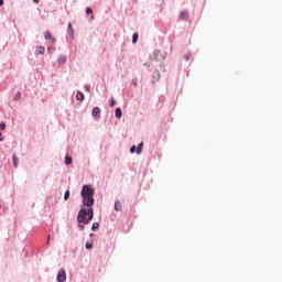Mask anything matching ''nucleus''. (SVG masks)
I'll list each match as a JSON object with an SVG mask.
<instances>
[{
  "label": "nucleus",
  "mask_w": 282,
  "mask_h": 282,
  "mask_svg": "<svg viewBox=\"0 0 282 282\" xmlns=\"http://www.w3.org/2000/svg\"><path fill=\"white\" fill-rule=\"evenodd\" d=\"M184 61L188 62L191 61V53H186L184 56H183Z\"/></svg>",
  "instance_id": "obj_23"
},
{
  "label": "nucleus",
  "mask_w": 282,
  "mask_h": 282,
  "mask_svg": "<svg viewBox=\"0 0 282 282\" xmlns=\"http://www.w3.org/2000/svg\"><path fill=\"white\" fill-rule=\"evenodd\" d=\"M115 106H116V99L112 98V99L110 100V107H115Z\"/></svg>",
  "instance_id": "obj_30"
},
{
  "label": "nucleus",
  "mask_w": 282,
  "mask_h": 282,
  "mask_svg": "<svg viewBox=\"0 0 282 282\" xmlns=\"http://www.w3.org/2000/svg\"><path fill=\"white\" fill-rule=\"evenodd\" d=\"M137 151H138V149H137L135 145H132V147L130 148V153H137Z\"/></svg>",
  "instance_id": "obj_26"
},
{
  "label": "nucleus",
  "mask_w": 282,
  "mask_h": 282,
  "mask_svg": "<svg viewBox=\"0 0 282 282\" xmlns=\"http://www.w3.org/2000/svg\"><path fill=\"white\" fill-rule=\"evenodd\" d=\"M67 281V272L65 269H59L57 272V282H65Z\"/></svg>",
  "instance_id": "obj_3"
},
{
  "label": "nucleus",
  "mask_w": 282,
  "mask_h": 282,
  "mask_svg": "<svg viewBox=\"0 0 282 282\" xmlns=\"http://www.w3.org/2000/svg\"><path fill=\"white\" fill-rule=\"evenodd\" d=\"M64 162H65L66 166H69V164H72V162H73L72 156H69V154H66Z\"/></svg>",
  "instance_id": "obj_17"
},
{
  "label": "nucleus",
  "mask_w": 282,
  "mask_h": 282,
  "mask_svg": "<svg viewBox=\"0 0 282 282\" xmlns=\"http://www.w3.org/2000/svg\"><path fill=\"white\" fill-rule=\"evenodd\" d=\"M100 113H101V110L99 107L93 108V112H91L93 118H100Z\"/></svg>",
  "instance_id": "obj_5"
},
{
  "label": "nucleus",
  "mask_w": 282,
  "mask_h": 282,
  "mask_svg": "<svg viewBox=\"0 0 282 282\" xmlns=\"http://www.w3.org/2000/svg\"><path fill=\"white\" fill-rule=\"evenodd\" d=\"M35 54H45V47L44 46H37L35 48Z\"/></svg>",
  "instance_id": "obj_16"
},
{
  "label": "nucleus",
  "mask_w": 282,
  "mask_h": 282,
  "mask_svg": "<svg viewBox=\"0 0 282 282\" xmlns=\"http://www.w3.org/2000/svg\"><path fill=\"white\" fill-rule=\"evenodd\" d=\"M142 149H144V142H141L137 145V155L142 153Z\"/></svg>",
  "instance_id": "obj_14"
},
{
  "label": "nucleus",
  "mask_w": 282,
  "mask_h": 282,
  "mask_svg": "<svg viewBox=\"0 0 282 282\" xmlns=\"http://www.w3.org/2000/svg\"><path fill=\"white\" fill-rule=\"evenodd\" d=\"M67 34L74 41V28H72V22L68 23L67 25Z\"/></svg>",
  "instance_id": "obj_6"
},
{
  "label": "nucleus",
  "mask_w": 282,
  "mask_h": 282,
  "mask_svg": "<svg viewBox=\"0 0 282 282\" xmlns=\"http://www.w3.org/2000/svg\"><path fill=\"white\" fill-rule=\"evenodd\" d=\"M47 243H50V236L47 237Z\"/></svg>",
  "instance_id": "obj_37"
},
{
  "label": "nucleus",
  "mask_w": 282,
  "mask_h": 282,
  "mask_svg": "<svg viewBox=\"0 0 282 282\" xmlns=\"http://www.w3.org/2000/svg\"><path fill=\"white\" fill-rule=\"evenodd\" d=\"M84 89H85V91H87L89 94V91H91V86L86 84V85H84Z\"/></svg>",
  "instance_id": "obj_25"
},
{
  "label": "nucleus",
  "mask_w": 282,
  "mask_h": 282,
  "mask_svg": "<svg viewBox=\"0 0 282 282\" xmlns=\"http://www.w3.org/2000/svg\"><path fill=\"white\" fill-rule=\"evenodd\" d=\"M45 41H52V43H56V37H52V33L50 31H46L44 33Z\"/></svg>",
  "instance_id": "obj_4"
},
{
  "label": "nucleus",
  "mask_w": 282,
  "mask_h": 282,
  "mask_svg": "<svg viewBox=\"0 0 282 282\" xmlns=\"http://www.w3.org/2000/svg\"><path fill=\"white\" fill-rule=\"evenodd\" d=\"M115 210H117V213H120V210H122V203H120V200L115 202Z\"/></svg>",
  "instance_id": "obj_11"
},
{
  "label": "nucleus",
  "mask_w": 282,
  "mask_h": 282,
  "mask_svg": "<svg viewBox=\"0 0 282 282\" xmlns=\"http://www.w3.org/2000/svg\"><path fill=\"white\" fill-rule=\"evenodd\" d=\"M160 56V50H155L153 52V58H155V61H158V57Z\"/></svg>",
  "instance_id": "obj_22"
},
{
  "label": "nucleus",
  "mask_w": 282,
  "mask_h": 282,
  "mask_svg": "<svg viewBox=\"0 0 282 282\" xmlns=\"http://www.w3.org/2000/svg\"><path fill=\"white\" fill-rule=\"evenodd\" d=\"M91 19H94V15H91Z\"/></svg>",
  "instance_id": "obj_38"
},
{
  "label": "nucleus",
  "mask_w": 282,
  "mask_h": 282,
  "mask_svg": "<svg viewBox=\"0 0 282 282\" xmlns=\"http://www.w3.org/2000/svg\"><path fill=\"white\" fill-rule=\"evenodd\" d=\"M39 1H41V0H33V3H39Z\"/></svg>",
  "instance_id": "obj_33"
},
{
  "label": "nucleus",
  "mask_w": 282,
  "mask_h": 282,
  "mask_svg": "<svg viewBox=\"0 0 282 282\" xmlns=\"http://www.w3.org/2000/svg\"><path fill=\"white\" fill-rule=\"evenodd\" d=\"M85 224L83 223H79V225L77 226V228H79V230H85Z\"/></svg>",
  "instance_id": "obj_28"
},
{
  "label": "nucleus",
  "mask_w": 282,
  "mask_h": 282,
  "mask_svg": "<svg viewBox=\"0 0 282 282\" xmlns=\"http://www.w3.org/2000/svg\"><path fill=\"white\" fill-rule=\"evenodd\" d=\"M85 248H86V250H91L94 248V240L86 241Z\"/></svg>",
  "instance_id": "obj_15"
},
{
  "label": "nucleus",
  "mask_w": 282,
  "mask_h": 282,
  "mask_svg": "<svg viewBox=\"0 0 282 282\" xmlns=\"http://www.w3.org/2000/svg\"><path fill=\"white\" fill-rule=\"evenodd\" d=\"M95 191L90 184L83 185L80 196H82V204L87 208H91L94 204H96V199L94 198Z\"/></svg>",
  "instance_id": "obj_1"
},
{
  "label": "nucleus",
  "mask_w": 282,
  "mask_h": 282,
  "mask_svg": "<svg viewBox=\"0 0 282 282\" xmlns=\"http://www.w3.org/2000/svg\"><path fill=\"white\" fill-rule=\"evenodd\" d=\"M76 100H77L78 102H83V100H85V94H83V91L78 90V91L76 93Z\"/></svg>",
  "instance_id": "obj_7"
},
{
  "label": "nucleus",
  "mask_w": 282,
  "mask_h": 282,
  "mask_svg": "<svg viewBox=\"0 0 282 282\" xmlns=\"http://www.w3.org/2000/svg\"><path fill=\"white\" fill-rule=\"evenodd\" d=\"M181 21H188V11H183L180 14Z\"/></svg>",
  "instance_id": "obj_9"
},
{
  "label": "nucleus",
  "mask_w": 282,
  "mask_h": 282,
  "mask_svg": "<svg viewBox=\"0 0 282 282\" xmlns=\"http://www.w3.org/2000/svg\"><path fill=\"white\" fill-rule=\"evenodd\" d=\"M131 85H133L134 87H138V79H132Z\"/></svg>",
  "instance_id": "obj_29"
},
{
  "label": "nucleus",
  "mask_w": 282,
  "mask_h": 282,
  "mask_svg": "<svg viewBox=\"0 0 282 282\" xmlns=\"http://www.w3.org/2000/svg\"><path fill=\"white\" fill-rule=\"evenodd\" d=\"M12 162H13L14 169H19V158H17V154L12 155Z\"/></svg>",
  "instance_id": "obj_13"
},
{
  "label": "nucleus",
  "mask_w": 282,
  "mask_h": 282,
  "mask_svg": "<svg viewBox=\"0 0 282 282\" xmlns=\"http://www.w3.org/2000/svg\"><path fill=\"white\" fill-rule=\"evenodd\" d=\"M91 219H94V207L86 208L82 206L77 215V223L87 225Z\"/></svg>",
  "instance_id": "obj_2"
},
{
  "label": "nucleus",
  "mask_w": 282,
  "mask_h": 282,
  "mask_svg": "<svg viewBox=\"0 0 282 282\" xmlns=\"http://www.w3.org/2000/svg\"><path fill=\"white\" fill-rule=\"evenodd\" d=\"M165 59H166V54L163 55V61H165Z\"/></svg>",
  "instance_id": "obj_35"
},
{
  "label": "nucleus",
  "mask_w": 282,
  "mask_h": 282,
  "mask_svg": "<svg viewBox=\"0 0 282 282\" xmlns=\"http://www.w3.org/2000/svg\"><path fill=\"white\" fill-rule=\"evenodd\" d=\"M86 14H94V10L89 7L86 8Z\"/></svg>",
  "instance_id": "obj_24"
},
{
  "label": "nucleus",
  "mask_w": 282,
  "mask_h": 282,
  "mask_svg": "<svg viewBox=\"0 0 282 282\" xmlns=\"http://www.w3.org/2000/svg\"><path fill=\"white\" fill-rule=\"evenodd\" d=\"M69 189H67L65 193H64V202H67V199H69Z\"/></svg>",
  "instance_id": "obj_21"
},
{
  "label": "nucleus",
  "mask_w": 282,
  "mask_h": 282,
  "mask_svg": "<svg viewBox=\"0 0 282 282\" xmlns=\"http://www.w3.org/2000/svg\"><path fill=\"white\" fill-rule=\"evenodd\" d=\"M98 228H100V224L99 223H94L93 226H91L93 232H96V230H98Z\"/></svg>",
  "instance_id": "obj_18"
},
{
  "label": "nucleus",
  "mask_w": 282,
  "mask_h": 282,
  "mask_svg": "<svg viewBox=\"0 0 282 282\" xmlns=\"http://www.w3.org/2000/svg\"><path fill=\"white\" fill-rule=\"evenodd\" d=\"M139 36H140V35H139L138 33H133V35H132V43H133V44L138 43Z\"/></svg>",
  "instance_id": "obj_20"
},
{
  "label": "nucleus",
  "mask_w": 282,
  "mask_h": 282,
  "mask_svg": "<svg viewBox=\"0 0 282 282\" xmlns=\"http://www.w3.org/2000/svg\"><path fill=\"white\" fill-rule=\"evenodd\" d=\"M1 6H3V0H0V8H1Z\"/></svg>",
  "instance_id": "obj_34"
},
{
  "label": "nucleus",
  "mask_w": 282,
  "mask_h": 282,
  "mask_svg": "<svg viewBox=\"0 0 282 282\" xmlns=\"http://www.w3.org/2000/svg\"><path fill=\"white\" fill-rule=\"evenodd\" d=\"M66 58H65V55H59L58 57H57V63H58V65H65V63H66Z\"/></svg>",
  "instance_id": "obj_12"
},
{
  "label": "nucleus",
  "mask_w": 282,
  "mask_h": 282,
  "mask_svg": "<svg viewBox=\"0 0 282 282\" xmlns=\"http://www.w3.org/2000/svg\"><path fill=\"white\" fill-rule=\"evenodd\" d=\"M152 78L154 80H160V78H162V74H160V70H154L152 74Z\"/></svg>",
  "instance_id": "obj_10"
},
{
  "label": "nucleus",
  "mask_w": 282,
  "mask_h": 282,
  "mask_svg": "<svg viewBox=\"0 0 282 282\" xmlns=\"http://www.w3.org/2000/svg\"><path fill=\"white\" fill-rule=\"evenodd\" d=\"M89 237H94V232L89 234Z\"/></svg>",
  "instance_id": "obj_36"
},
{
  "label": "nucleus",
  "mask_w": 282,
  "mask_h": 282,
  "mask_svg": "<svg viewBox=\"0 0 282 282\" xmlns=\"http://www.w3.org/2000/svg\"><path fill=\"white\" fill-rule=\"evenodd\" d=\"M143 66L149 68V67H151V64L145 63Z\"/></svg>",
  "instance_id": "obj_31"
},
{
  "label": "nucleus",
  "mask_w": 282,
  "mask_h": 282,
  "mask_svg": "<svg viewBox=\"0 0 282 282\" xmlns=\"http://www.w3.org/2000/svg\"><path fill=\"white\" fill-rule=\"evenodd\" d=\"M1 135H3V133L0 132V142H3V138Z\"/></svg>",
  "instance_id": "obj_32"
},
{
  "label": "nucleus",
  "mask_w": 282,
  "mask_h": 282,
  "mask_svg": "<svg viewBox=\"0 0 282 282\" xmlns=\"http://www.w3.org/2000/svg\"><path fill=\"white\" fill-rule=\"evenodd\" d=\"M13 100H14V102H17L18 100H21V91H18V93L13 96Z\"/></svg>",
  "instance_id": "obj_19"
},
{
  "label": "nucleus",
  "mask_w": 282,
  "mask_h": 282,
  "mask_svg": "<svg viewBox=\"0 0 282 282\" xmlns=\"http://www.w3.org/2000/svg\"><path fill=\"white\" fill-rule=\"evenodd\" d=\"M0 131H6V122L0 123Z\"/></svg>",
  "instance_id": "obj_27"
},
{
  "label": "nucleus",
  "mask_w": 282,
  "mask_h": 282,
  "mask_svg": "<svg viewBox=\"0 0 282 282\" xmlns=\"http://www.w3.org/2000/svg\"><path fill=\"white\" fill-rule=\"evenodd\" d=\"M115 118H117L118 120H120V118H122V109L120 107H117L115 109Z\"/></svg>",
  "instance_id": "obj_8"
}]
</instances>
